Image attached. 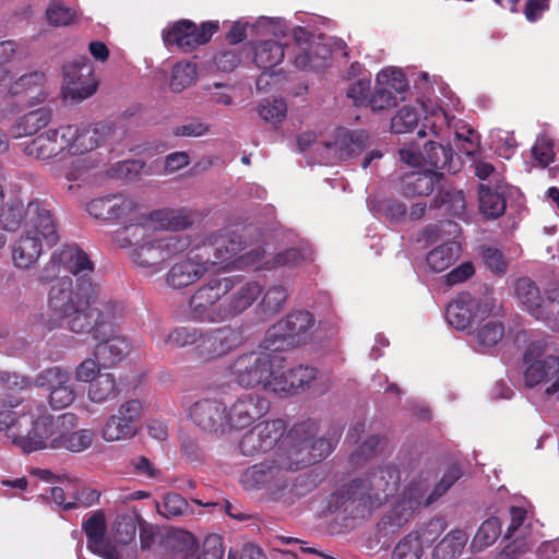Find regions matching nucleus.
<instances>
[{
	"mask_svg": "<svg viewBox=\"0 0 559 559\" xmlns=\"http://www.w3.org/2000/svg\"><path fill=\"white\" fill-rule=\"evenodd\" d=\"M142 415L143 404L140 400L123 402L105 421L102 437L108 442L132 438L138 431Z\"/></svg>",
	"mask_w": 559,
	"mask_h": 559,
	"instance_id": "16",
	"label": "nucleus"
},
{
	"mask_svg": "<svg viewBox=\"0 0 559 559\" xmlns=\"http://www.w3.org/2000/svg\"><path fill=\"white\" fill-rule=\"evenodd\" d=\"M493 309L492 298H475L469 293H462L447 307L445 317L452 326L465 330L476 321L488 317Z\"/></svg>",
	"mask_w": 559,
	"mask_h": 559,
	"instance_id": "14",
	"label": "nucleus"
},
{
	"mask_svg": "<svg viewBox=\"0 0 559 559\" xmlns=\"http://www.w3.org/2000/svg\"><path fill=\"white\" fill-rule=\"evenodd\" d=\"M318 426L308 420L294 425L284 437L282 444L287 447L289 456L287 467L295 471L320 462L326 457L333 449V440L324 437L317 438Z\"/></svg>",
	"mask_w": 559,
	"mask_h": 559,
	"instance_id": "3",
	"label": "nucleus"
},
{
	"mask_svg": "<svg viewBox=\"0 0 559 559\" xmlns=\"http://www.w3.org/2000/svg\"><path fill=\"white\" fill-rule=\"evenodd\" d=\"M33 384L34 381L29 377L9 371L0 372V390L7 396L10 407L25 404L26 401H20L15 395L29 390Z\"/></svg>",
	"mask_w": 559,
	"mask_h": 559,
	"instance_id": "37",
	"label": "nucleus"
},
{
	"mask_svg": "<svg viewBox=\"0 0 559 559\" xmlns=\"http://www.w3.org/2000/svg\"><path fill=\"white\" fill-rule=\"evenodd\" d=\"M501 533V523L498 518L491 516L484 521L476 532L471 548L474 552H480L492 545Z\"/></svg>",
	"mask_w": 559,
	"mask_h": 559,
	"instance_id": "45",
	"label": "nucleus"
},
{
	"mask_svg": "<svg viewBox=\"0 0 559 559\" xmlns=\"http://www.w3.org/2000/svg\"><path fill=\"white\" fill-rule=\"evenodd\" d=\"M76 397V390L74 384L71 382L64 386L57 388L51 393H48V404L52 409H63L69 407Z\"/></svg>",
	"mask_w": 559,
	"mask_h": 559,
	"instance_id": "64",
	"label": "nucleus"
},
{
	"mask_svg": "<svg viewBox=\"0 0 559 559\" xmlns=\"http://www.w3.org/2000/svg\"><path fill=\"white\" fill-rule=\"evenodd\" d=\"M461 246L455 240H445L427 254V263L437 273L450 267L460 257Z\"/></svg>",
	"mask_w": 559,
	"mask_h": 559,
	"instance_id": "39",
	"label": "nucleus"
},
{
	"mask_svg": "<svg viewBox=\"0 0 559 559\" xmlns=\"http://www.w3.org/2000/svg\"><path fill=\"white\" fill-rule=\"evenodd\" d=\"M270 402L254 392L243 393L227 406L228 431L241 430L265 416Z\"/></svg>",
	"mask_w": 559,
	"mask_h": 559,
	"instance_id": "19",
	"label": "nucleus"
},
{
	"mask_svg": "<svg viewBox=\"0 0 559 559\" xmlns=\"http://www.w3.org/2000/svg\"><path fill=\"white\" fill-rule=\"evenodd\" d=\"M73 132V126H66L60 129H49L33 139L25 146V152L27 155L37 159H49L67 148L70 136Z\"/></svg>",
	"mask_w": 559,
	"mask_h": 559,
	"instance_id": "25",
	"label": "nucleus"
},
{
	"mask_svg": "<svg viewBox=\"0 0 559 559\" xmlns=\"http://www.w3.org/2000/svg\"><path fill=\"white\" fill-rule=\"evenodd\" d=\"M288 293L285 286L274 285L267 288L261 302L259 304L260 311L265 317H271L282 310Z\"/></svg>",
	"mask_w": 559,
	"mask_h": 559,
	"instance_id": "48",
	"label": "nucleus"
},
{
	"mask_svg": "<svg viewBox=\"0 0 559 559\" xmlns=\"http://www.w3.org/2000/svg\"><path fill=\"white\" fill-rule=\"evenodd\" d=\"M243 249L240 236L236 234L221 235L211 233L194 245V251H199L206 266L228 264L236 258L241 265H257L263 260V252L260 248L252 249L249 252L238 257Z\"/></svg>",
	"mask_w": 559,
	"mask_h": 559,
	"instance_id": "6",
	"label": "nucleus"
},
{
	"mask_svg": "<svg viewBox=\"0 0 559 559\" xmlns=\"http://www.w3.org/2000/svg\"><path fill=\"white\" fill-rule=\"evenodd\" d=\"M397 94L393 93L389 87L378 84L368 99V105L373 111L390 109L397 105Z\"/></svg>",
	"mask_w": 559,
	"mask_h": 559,
	"instance_id": "59",
	"label": "nucleus"
},
{
	"mask_svg": "<svg viewBox=\"0 0 559 559\" xmlns=\"http://www.w3.org/2000/svg\"><path fill=\"white\" fill-rule=\"evenodd\" d=\"M67 435L68 436L62 441L60 449H66L71 452H81L91 447L94 439V432L90 429H81L76 431L73 429Z\"/></svg>",
	"mask_w": 559,
	"mask_h": 559,
	"instance_id": "57",
	"label": "nucleus"
},
{
	"mask_svg": "<svg viewBox=\"0 0 559 559\" xmlns=\"http://www.w3.org/2000/svg\"><path fill=\"white\" fill-rule=\"evenodd\" d=\"M55 261L67 272L76 276V285L80 278H90V274L94 271V264L87 254L76 246H64L55 252Z\"/></svg>",
	"mask_w": 559,
	"mask_h": 559,
	"instance_id": "29",
	"label": "nucleus"
},
{
	"mask_svg": "<svg viewBox=\"0 0 559 559\" xmlns=\"http://www.w3.org/2000/svg\"><path fill=\"white\" fill-rule=\"evenodd\" d=\"M199 251L191 248L187 258L171 265L166 274L168 287L179 290L201 280L210 270Z\"/></svg>",
	"mask_w": 559,
	"mask_h": 559,
	"instance_id": "24",
	"label": "nucleus"
},
{
	"mask_svg": "<svg viewBox=\"0 0 559 559\" xmlns=\"http://www.w3.org/2000/svg\"><path fill=\"white\" fill-rule=\"evenodd\" d=\"M285 57L284 44L276 40H263L254 48L257 67L269 70L280 64Z\"/></svg>",
	"mask_w": 559,
	"mask_h": 559,
	"instance_id": "42",
	"label": "nucleus"
},
{
	"mask_svg": "<svg viewBox=\"0 0 559 559\" xmlns=\"http://www.w3.org/2000/svg\"><path fill=\"white\" fill-rule=\"evenodd\" d=\"M287 111V105L282 98L264 99L260 105V117L272 124L281 122Z\"/></svg>",
	"mask_w": 559,
	"mask_h": 559,
	"instance_id": "56",
	"label": "nucleus"
},
{
	"mask_svg": "<svg viewBox=\"0 0 559 559\" xmlns=\"http://www.w3.org/2000/svg\"><path fill=\"white\" fill-rule=\"evenodd\" d=\"M193 424L207 433L223 436L228 431L227 405L218 399H202L189 408Z\"/></svg>",
	"mask_w": 559,
	"mask_h": 559,
	"instance_id": "20",
	"label": "nucleus"
},
{
	"mask_svg": "<svg viewBox=\"0 0 559 559\" xmlns=\"http://www.w3.org/2000/svg\"><path fill=\"white\" fill-rule=\"evenodd\" d=\"M26 209L19 200H10L0 206V228L15 231L19 229L23 218L25 219Z\"/></svg>",
	"mask_w": 559,
	"mask_h": 559,
	"instance_id": "47",
	"label": "nucleus"
},
{
	"mask_svg": "<svg viewBox=\"0 0 559 559\" xmlns=\"http://www.w3.org/2000/svg\"><path fill=\"white\" fill-rule=\"evenodd\" d=\"M111 207V219L121 221L123 224L134 219L141 221L144 218V213H146V206L144 203L123 194L112 195Z\"/></svg>",
	"mask_w": 559,
	"mask_h": 559,
	"instance_id": "38",
	"label": "nucleus"
},
{
	"mask_svg": "<svg viewBox=\"0 0 559 559\" xmlns=\"http://www.w3.org/2000/svg\"><path fill=\"white\" fill-rule=\"evenodd\" d=\"M71 499L64 504V511L76 509L79 507H91L98 502L100 492L92 488L72 489L68 493Z\"/></svg>",
	"mask_w": 559,
	"mask_h": 559,
	"instance_id": "62",
	"label": "nucleus"
},
{
	"mask_svg": "<svg viewBox=\"0 0 559 559\" xmlns=\"http://www.w3.org/2000/svg\"><path fill=\"white\" fill-rule=\"evenodd\" d=\"M277 459L264 461L249 467L242 475L241 481L248 488H258L273 485L275 488H282L286 485L285 474L295 471L294 467H287L289 456L286 453H276Z\"/></svg>",
	"mask_w": 559,
	"mask_h": 559,
	"instance_id": "21",
	"label": "nucleus"
},
{
	"mask_svg": "<svg viewBox=\"0 0 559 559\" xmlns=\"http://www.w3.org/2000/svg\"><path fill=\"white\" fill-rule=\"evenodd\" d=\"M515 297L536 320L549 321L554 317L552 306L559 304V287L547 289L544 296L533 280L520 277L515 282Z\"/></svg>",
	"mask_w": 559,
	"mask_h": 559,
	"instance_id": "12",
	"label": "nucleus"
},
{
	"mask_svg": "<svg viewBox=\"0 0 559 559\" xmlns=\"http://www.w3.org/2000/svg\"><path fill=\"white\" fill-rule=\"evenodd\" d=\"M423 555L421 544L415 535H406L394 547L392 559H420Z\"/></svg>",
	"mask_w": 559,
	"mask_h": 559,
	"instance_id": "58",
	"label": "nucleus"
},
{
	"mask_svg": "<svg viewBox=\"0 0 559 559\" xmlns=\"http://www.w3.org/2000/svg\"><path fill=\"white\" fill-rule=\"evenodd\" d=\"M442 178L443 174L440 171H411L401 177L399 191L407 198L428 195Z\"/></svg>",
	"mask_w": 559,
	"mask_h": 559,
	"instance_id": "30",
	"label": "nucleus"
},
{
	"mask_svg": "<svg viewBox=\"0 0 559 559\" xmlns=\"http://www.w3.org/2000/svg\"><path fill=\"white\" fill-rule=\"evenodd\" d=\"M50 120L51 110L47 107H40L21 117L19 121V129H22L25 135H31L46 127Z\"/></svg>",
	"mask_w": 559,
	"mask_h": 559,
	"instance_id": "51",
	"label": "nucleus"
},
{
	"mask_svg": "<svg viewBox=\"0 0 559 559\" xmlns=\"http://www.w3.org/2000/svg\"><path fill=\"white\" fill-rule=\"evenodd\" d=\"M419 114L415 107L405 106L392 118L391 128L395 133H406L417 127Z\"/></svg>",
	"mask_w": 559,
	"mask_h": 559,
	"instance_id": "55",
	"label": "nucleus"
},
{
	"mask_svg": "<svg viewBox=\"0 0 559 559\" xmlns=\"http://www.w3.org/2000/svg\"><path fill=\"white\" fill-rule=\"evenodd\" d=\"M97 341L94 355L104 367L121 361L130 350V344L124 337L114 335V325L108 335L99 337Z\"/></svg>",
	"mask_w": 559,
	"mask_h": 559,
	"instance_id": "31",
	"label": "nucleus"
},
{
	"mask_svg": "<svg viewBox=\"0 0 559 559\" xmlns=\"http://www.w3.org/2000/svg\"><path fill=\"white\" fill-rule=\"evenodd\" d=\"M467 539L468 536L463 530H453L435 548V556L438 557L442 552L443 559L454 558L461 554Z\"/></svg>",
	"mask_w": 559,
	"mask_h": 559,
	"instance_id": "49",
	"label": "nucleus"
},
{
	"mask_svg": "<svg viewBox=\"0 0 559 559\" xmlns=\"http://www.w3.org/2000/svg\"><path fill=\"white\" fill-rule=\"evenodd\" d=\"M236 285L234 276H214L200 285L188 300L191 320L200 323L227 321L226 300L222 301Z\"/></svg>",
	"mask_w": 559,
	"mask_h": 559,
	"instance_id": "4",
	"label": "nucleus"
},
{
	"mask_svg": "<svg viewBox=\"0 0 559 559\" xmlns=\"http://www.w3.org/2000/svg\"><path fill=\"white\" fill-rule=\"evenodd\" d=\"M152 236L153 234L146 221V213H144L143 219L128 222L115 230L112 241L121 248H131L132 250Z\"/></svg>",
	"mask_w": 559,
	"mask_h": 559,
	"instance_id": "34",
	"label": "nucleus"
},
{
	"mask_svg": "<svg viewBox=\"0 0 559 559\" xmlns=\"http://www.w3.org/2000/svg\"><path fill=\"white\" fill-rule=\"evenodd\" d=\"M452 148L448 145L429 141L424 146L423 162L436 168V171L448 170L449 173H455L456 168L452 165Z\"/></svg>",
	"mask_w": 559,
	"mask_h": 559,
	"instance_id": "41",
	"label": "nucleus"
},
{
	"mask_svg": "<svg viewBox=\"0 0 559 559\" xmlns=\"http://www.w3.org/2000/svg\"><path fill=\"white\" fill-rule=\"evenodd\" d=\"M369 135L362 130L336 129L331 140L322 143L328 159L346 160L358 156L368 145Z\"/></svg>",
	"mask_w": 559,
	"mask_h": 559,
	"instance_id": "22",
	"label": "nucleus"
},
{
	"mask_svg": "<svg viewBox=\"0 0 559 559\" xmlns=\"http://www.w3.org/2000/svg\"><path fill=\"white\" fill-rule=\"evenodd\" d=\"M197 66L191 62H179L173 68L169 87L180 93L197 80Z\"/></svg>",
	"mask_w": 559,
	"mask_h": 559,
	"instance_id": "50",
	"label": "nucleus"
},
{
	"mask_svg": "<svg viewBox=\"0 0 559 559\" xmlns=\"http://www.w3.org/2000/svg\"><path fill=\"white\" fill-rule=\"evenodd\" d=\"M524 383L534 388L540 383H551L559 373V357L544 354L539 343H532L524 352Z\"/></svg>",
	"mask_w": 559,
	"mask_h": 559,
	"instance_id": "18",
	"label": "nucleus"
},
{
	"mask_svg": "<svg viewBox=\"0 0 559 559\" xmlns=\"http://www.w3.org/2000/svg\"><path fill=\"white\" fill-rule=\"evenodd\" d=\"M119 389L116 384V379L112 373H99L88 386V399L98 404H103L108 400H114L118 396Z\"/></svg>",
	"mask_w": 559,
	"mask_h": 559,
	"instance_id": "43",
	"label": "nucleus"
},
{
	"mask_svg": "<svg viewBox=\"0 0 559 559\" xmlns=\"http://www.w3.org/2000/svg\"><path fill=\"white\" fill-rule=\"evenodd\" d=\"M115 539L121 545L131 543L136 534L135 518L128 514L117 516L115 521Z\"/></svg>",
	"mask_w": 559,
	"mask_h": 559,
	"instance_id": "60",
	"label": "nucleus"
},
{
	"mask_svg": "<svg viewBox=\"0 0 559 559\" xmlns=\"http://www.w3.org/2000/svg\"><path fill=\"white\" fill-rule=\"evenodd\" d=\"M429 207L444 209L445 214L461 217L465 214L466 210L464 193L461 190L442 188L438 190Z\"/></svg>",
	"mask_w": 559,
	"mask_h": 559,
	"instance_id": "40",
	"label": "nucleus"
},
{
	"mask_svg": "<svg viewBox=\"0 0 559 559\" xmlns=\"http://www.w3.org/2000/svg\"><path fill=\"white\" fill-rule=\"evenodd\" d=\"M231 373L241 388H265V382L273 376L271 355L257 352L240 355L231 366Z\"/></svg>",
	"mask_w": 559,
	"mask_h": 559,
	"instance_id": "15",
	"label": "nucleus"
},
{
	"mask_svg": "<svg viewBox=\"0 0 559 559\" xmlns=\"http://www.w3.org/2000/svg\"><path fill=\"white\" fill-rule=\"evenodd\" d=\"M82 528L87 537V548H97L103 540H105L106 534V518L102 510H97L83 522Z\"/></svg>",
	"mask_w": 559,
	"mask_h": 559,
	"instance_id": "46",
	"label": "nucleus"
},
{
	"mask_svg": "<svg viewBox=\"0 0 559 559\" xmlns=\"http://www.w3.org/2000/svg\"><path fill=\"white\" fill-rule=\"evenodd\" d=\"M72 381L71 372L60 366H52L43 369L35 376L34 385L38 389H44L48 393L53 392L57 388L64 386Z\"/></svg>",
	"mask_w": 559,
	"mask_h": 559,
	"instance_id": "44",
	"label": "nucleus"
},
{
	"mask_svg": "<svg viewBox=\"0 0 559 559\" xmlns=\"http://www.w3.org/2000/svg\"><path fill=\"white\" fill-rule=\"evenodd\" d=\"M98 287L91 278H80L73 286L72 278L60 277L49 290V307L67 319L68 329L76 334L92 333L94 340L108 335L122 307L109 302L103 309L93 308Z\"/></svg>",
	"mask_w": 559,
	"mask_h": 559,
	"instance_id": "1",
	"label": "nucleus"
},
{
	"mask_svg": "<svg viewBox=\"0 0 559 559\" xmlns=\"http://www.w3.org/2000/svg\"><path fill=\"white\" fill-rule=\"evenodd\" d=\"M79 425V417L73 413H63L59 416L50 414L37 415L34 413L31 430L26 436L14 437L17 447L31 453L41 449H60L69 431Z\"/></svg>",
	"mask_w": 559,
	"mask_h": 559,
	"instance_id": "5",
	"label": "nucleus"
},
{
	"mask_svg": "<svg viewBox=\"0 0 559 559\" xmlns=\"http://www.w3.org/2000/svg\"><path fill=\"white\" fill-rule=\"evenodd\" d=\"M378 84H382L384 87H389L393 93L402 94L407 87V81L401 70L397 69H384L377 75Z\"/></svg>",
	"mask_w": 559,
	"mask_h": 559,
	"instance_id": "61",
	"label": "nucleus"
},
{
	"mask_svg": "<svg viewBox=\"0 0 559 559\" xmlns=\"http://www.w3.org/2000/svg\"><path fill=\"white\" fill-rule=\"evenodd\" d=\"M285 431L286 424L282 419L261 421L241 437L239 451L245 456H255L278 444V450L286 452L287 447L282 444Z\"/></svg>",
	"mask_w": 559,
	"mask_h": 559,
	"instance_id": "11",
	"label": "nucleus"
},
{
	"mask_svg": "<svg viewBox=\"0 0 559 559\" xmlns=\"http://www.w3.org/2000/svg\"><path fill=\"white\" fill-rule=\"evenodd\" d=\"M67 148L72 155H82L103 145H110L116 130L110 123L99 122L93 127H74Z\"/></svg>",
	"mask_w": 559,
	"mask_h": 559,
	"instance_id": "23",
	"label": "nucleus"
},
{
	"mask_svg": "<svg viewBox=\"0 0 559 559\" xmlns=\"http://www.w3.org/2000/svg\"><path fill=\"white\" fill-rule=\"evenodd\" d=\"M218 29V22H204L200 26L189 20H180L163 32L167 47L177 46L183 52H191L206 44Z\"/></svg>",
	"mask_w": 559,
	"mask_h": 559,
	"instance_id": "13",
	"label": "nucleus"
},
{
	"mask_svg": "<svg viewBox=\"0 0 559 559\" xmlns=\"http://www.w3.org/2000/svg\"><path fill=\"white\" fill-rule=\"evenodd\" d=\"M314 317L306 310H296L272 326L265 333L262 347L270 352H282L305 344L310 337L314 325Z\"/></svg>",
	"mask_w": 559,
	"mask_h": 559,
	"instance_id": "7",
	"label": "nucleus"
},
{
	"mask_svg": "<svg viewBox=\"0 0 559 559\" xmlns=\"http://www.w3.org/2000/svg\"><path fill=\"white\" fill-rule=\"evenodd\" d=\"M94 72L93 64L85 56L78 57L63 66L64 94L74 100H83L93 95V85L79 86L78 80L86 79Z\"/></svg>",
	"mask_w": 559,
	"mask_h": 559,
	"instance_id": "28",
	"label": "nucleus"
},
{
	"mask_svg": "<svg viewBox=\"0 0 559 559\" xmlns=\"http://www.w3.org/2000/svg\"><path fill=\"white\" fill-rule=\"evenodd\" d=\"M34 411L39 409L33 400H27L19 407L0 411V431H5L12 442L17 445L14 437L26 436L27 430H31Z\"/></svg>",
	"mask_w": 559,
	"mask_h": 559,
	"instance_id": "27",
	"label": "nucleus"
},
{
	"mask_svg": "<svg viewBox=\"0 0 559 559\" xmlns=\"http://www.w3.org/2000/svg\"><path fill=\"white\" fill-rule=\"evenodd\" d=\"M165 554L162 559H223L224 549L221 537L207 536L198 552V543L193 534L187 531H177L169 534L164 540Z\"/></svg>",
	"mask_w": 559,
	"mask_h": 559,
	"instance_id": "10",
	"label": "nucleus"
},
{
	"mask_svg": "<svg viewBox=\"0 0 559 559\" xmlns=\"http://www.w3.org/2000/svg\"><path fill=\"white\" fill-rule=\"evenodd\" d=\"M292 37L297 45L293 60L296 68L317 71L328 66L331 51L325 44L302 27L293 28Z\"/></svg>",
	"mask_w": 559,
	"mask_h": 559,
	"instance_id": "17",
	"label": "nucleus"
},
{
	"mask_svg": "<svg viewBox=\"0 0 559 559\" xmlns=\"http://www.w3.org/2000/svg\"><path fill=\"white\" fill-rule=\"evenodd\" d=\"M511 523L507 530L504 538L514 537L513 543L506 546L502 552H500L496 559H512L516 554L525 552L530 549V546L519 538L524 536L525 527H523L526 519V511L523 508L511 507L510 508Z\"/></svg>",
	"mask_w": 559,
	"mask_h": 559,
	"instance_id": "32",
	"label": "nucleus"
},
{
	"mask_svg": "<svg viewBox=\"0 0 559 559\" xmlns=\"http://www.w3.org/2000/svg\"><path fill=\"white\" fill-rule=\"evenodd\" d=\"M462 476L460 467L452 466L444 473L440 481L435 486L432 492L426 498L425 506L428 507L443 496L455 481Z\"/></svg>",
	"mask_w": 559,
	"mask_h": 559,
	"instance_id": "63",
	"label": "nucleus"
},
{
	"mask_svg": "<svg viewBox=\"0 0 559 559\" xmlns=\"http://www.w3.org/2000/svg\"><path fill=\"white\" fill-rule=\"evenodd\" d=\"M41 253V240L33 234L32 229L25 233L15 241L12 248V258L15 266L27 269L39 258Z\"/></svg>",
	"mask_w": 559,
	"mask_h": 559,
	"instance_id": "33",
	"label": "nucleus"
},
{
	"mask_svg": "<svg viewBox=\"0 0 559 559\" xmlns=\"http://www.w3.org/2000/svg\"><path fill=\"white\" fill-rule=\"evenodd\" d=\"M190 239L183 235H171L156 239L153 236L134 247L130 257L135 265L153 275L164 269V262L177 255L190 246Z\"/></svg>",
	"mask_w": 559,
	"mask_h": 559,
	"instance_id": "8",
	"label": "nucleus"
},
{
	"mask_svg": "<svg viewBox=\"0 0 559 559\" xmlns=\"http://www.w3.org/2000/svg\"><path fill=\"white\" fill-rule=\"evenodd\" d=\"M25 229H32L33 234L41 237L48 246L56 245L59 239L57 225L50 210L38 200L28 202L26 206Z\"/></svg>",
	"mask_w": 559,
	"mask_h": 559,
	"instance_id": "26",
	"label": "nucleus"
},
{
	"mask_svg": "<svg viewBox=\"0 0 559 559\" xmlns=\"http://www.w3.org/2000/svg\"><path fill=\"white\" fill-rule=\"evenodd\" d=\"M241 343L240 332L230 326L202 329L179 325L164 335L159 347H191L190 355L194 360L207 362L227 355Z\"/></svg>",
	"mask_w": 559,
	"mask_h": 559,
	"instance_id": "2",
	"label": "nucleus"
},
{
	"mask_svg": "<svg viewBox=\"0 0 559 559\" xmlns=\"http://www.w3.org/2000/svg\"><path fill=\"white\" fill-rule=\"evenodd\" d=\"M262 288L257 282H248L226 299L227 320L239 316L253 305Z\"/></svg>",
	"mask_w": 559,
	"mask_h": 559,
	"instance_id": "36",
	"label": "nucleus"
},
{
	"mask_svg": "<svg viewBox=\"0 0 559 559\" xmlns=\"http://www.w3.org/2000/svg\"><path fill=\"white\" fill-rule=\"evenodd\" d=\"M157 510L165 518L181 516L189 512L187 500L178 493H167L162 504H157Z\"/></svg>",
	"mask_w": 559,
	"mask_h": 559,
	"instance_id": "54",
	"label": "nucleus"
},
{
	"mask_svg": "<svg viewBox=\"0 0 559 559\" xmlns=\"http://www.w3.org/2000/svg\"><path fill=\"white\" fill-rule=\"evenodd\" d=\"M447 528V523L442 518L431 519L417 531L409 533L415 535L416 540L421 544V548L429 547L435 543Z\"/></svg>",
	"mask_w": 559,
	"mask_h": 559,
	"instance_id": "53",
	"label": "nucleus"
},
{
	"mask_svg": "<svg viewBox=\"0 0 559 559\" xmlns=\"http://www.w3.org/2000/svg\"><path fill=\"white\" fill-rule=\"evenodd\" d=\"M480 213L489 218L500 217L506 211V198L502 185L497 183L492 188L489 183L480 185L478 190Z\"/></svg>",
	"mask_w": 559,
	"mask_h": 559,
	"instance_id": "35",
	"label": "nucleus"
},
{
	"mask_svg": "<svg viewBox=\"0 0 559 559\" xmlns=\"http://www.w3.org/2000/svg\"><path fill=\"white\" fill-rule=\"evenodd\" d=\"M504 335V325L501 322L489 321L475 332L478 346L483 349L496 346Z\"/></svg>",
	"mask_w": 559,
	"mask_h": 559,
	"instance_id": "52",
	"label": "nucleus"
},
{
	"mask_svg": "<svg viewBox=\"0 0 559 559\" xmlns=\"http://www.w3.org/2000/svg\"><path fill=\"white\" fill-rule=\"evenodd\" d=\"M400 476L391 466L379 467L362 478L354 479L347 489L348 498L371 507L373 502L386 499L397 490Z\"/></svg>",
	"mask_w": 559,
	"mask_h": 559,
	"instance_id": "9",
	"label": "nucleus"
}]
</instances>
